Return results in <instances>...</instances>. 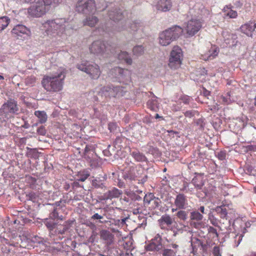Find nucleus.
<instances>
[{
	"instance_id": "obj_1",
	"label": "nucleus",
	"mask_w": 256,
	"mask_h": 256,
	"mask_svg": "<svg viewBox=\"0 0 256 256\" xmlns=\"http://www.w3.org/2000/svg\"><path fill=\"white\" fill-rule=\"evenodd\" d=\"M46 28V32L48 35H58L60 36L64 34L67 35L71 26L68 22L64 18H56L54 20H48L45 24Z\"/></svg>"
},
{
	"instance_id": "obj_2",
	"label": "nucleus",
	"mask_w": 256,
	"mask_h": 256,
	"mask_svg": "<svg viewBox=\"0 0 256 256\" xmlns=\"http://www.w3.org/2000/svg\"><path fill=\"white\" fill-rule=\"evenodd\" d=\"M65 78L66 74L64 72L44 76L42 81V84L44 88L48 92H58L62 88Z\"/></svg>"
},
{
	"instance_id": "obj_3",
	"label": "nucleus",
	"mask_w": 256,
	"mask_h": 256,
	"mask_svg": "<svg viewBox=\"0 0 256 256\" xmlns=\"http://www.w3.org/2000/svg\"><path fill=\"white\" fill-rule=\"evenodd\" d=\"M183 32L180 26H176L162 32L159 35V43L161 46H166L178 38Z\"/></svg>"
},
{
	"instance_id": "obj_4",
	"label": "nucleus",
	"mask_w": 256,
	"mask_h": 256,
	"mask_svg": "<svg viewBox=\"0 0 256 256\" xmlns=\"http://www.w3.org/2000/svg\"><path fill=\"white\" fill-rule=\"evenodd\" d=\"M76 68L86 73L92 79H98L100 74L99 66L94 62L82 61L76 64Z\"/></svg>"
},
{
	"instance_id": "obj_5",
	"label": "nucleus",
	"mask_w": 256,
	"mask_h": 256,
	"mask_svg": "<svg viewBox=\"0 0 256 256\" xmlns=\"http://www.w3.org/2000/svg\"><path fill=\"white\" fill-rule=\"evenodd\" d=\"M126 90H124V88L122 86H107L102 87L100 90L98 92V94L100 96L101 100H103V98H106L111 97H116V96H123L124 92H126Z\"/></svg>"
},
{
	"instance_id": "obj_6",
	"label": "nucleus",
	"mask_w": 256,
	"mask_h": 256,
	"mask_svg": "<svg viewBox=\"0 0 256 256\" xmlns=\"http://www.w3.org/2000/svg\"><path fill=\"white\" fill-rule=\"evenodd\" d=\"M183 54L182 49L178 46H174L170 52L168 66L176 69L182 64Z\"/></svg>"
},
{
	"instance_id": "obj_7",
	"label": "nucleus",
	"mask_w": 256,
	"mask_h": 256,
	"mask_svg": "<svg viewBox=\"0 0 256 256\" xmlns=\"http://www.w3.org/2000/svg\"><path fill=\"white\" fill-rule=\"evenodd\" d=\"M76 9L79 13L85 14H92L96 10L94 0H78Z\"/></svg>"
},
{
	"instance_id": "obj_8",
	"label": "nucleus",
	"mask_w": 256,
	"mask_h": 256,
	"mask_svg": "<svg viewBox=\"0 0 256 256\" xmlns=\"http://www.w3.org/2000/svg\"><path fill=\"white\" fill-rule=\"evenodd\" d=\"M18 110L17 102L14 99L10 98L5 102L0 108V116L6 118L8 114H16Z\"/></svg>"
},
{
	"instance_id": "obj_9",
	"label": "nucleus",
	"mask_w": 256,
	"mask_h": 256,
	"mask_svg": "<svg viewBox=\"0 0 256 256\" xmlns=\"http://www.w3.org/2000/svg\"><path fill=\"white\" fill-rule=\"evenodd\" d=\"M202 25L200 20L192 18L186 23L184 30L188 36H192L201 29Z\"/></svg>"
},
{
	"instance_id": "obj_10",
	"label": "nucleus",
	"mask_w": 256,
	"mask_h": 256,
	"mask_svg": "<svg viewBox=\"0 0 256 256\" xmlns=\"http://www.w3.org/2000/svg\"><path fill=\"white\" fill-rule=\"evenodd\" d=\"M44 2L38 1L28 8L29 14L33 16L38 18L46 14L48 10V6Z\"/></svg>"
},
{
	"instance_id": "obj_11",
	"label": "nucleus",
	"mask_w": 256,
	"mask_h": 256,
	"mask_svg": "<svg viewBox=\"0 0 256 256\" xmlns=\"http://www.w3.org/2000/svg\"><path fill=\"white\" fill-rule=\"evenodd\" d=\"M141 212L142 208L140 206H137L136 208H134L132 211L130 212L129 220L136 223L138 226H140L145 219L143 215L140 214Z\"/></svg>"
},
{
	"instance_id": "obj_12",
	"label": "nucleus",
	"mask_w": 256,
	"mask_h": 256,
	"mask_svg": "<svg viewBox=\"0 0 256 256\" xmlns=\"http://www.w3.org/2000/svg\"><path fill=\"white\" fill-rule=\"evenodd\" d=\"M91 53L96 55H102L106 52V47L105 44L100 40L93 42L90 47Z\"/></svg>"
},
{
	"instance_id": "obj_13",
	"label": "nucleus",
	"mask_w": 256,
	"mask_h": 256,
	"mask_svg": "<svg viewBox=\"0 0 256 256\" xmlns=\"http://www.w3.org/2000/svg\"><path fill=\"white\" fill-rule=\"evenodd\" d=\"M174 204L178 210L186 209L188 204L186 196L183 194H179L176 195L174 199Z\"/></svg>"
},
{
	"instance_id": "obj_14",
	"label": "nucleus",
	"mask_w": 256,
	"mask_h": 256,
	"mask_svg": "<svg viewBox=\"0 0 256 256\" xmlns=\"http://www.w3.org/2000/svg\"><path fill=\"white\" fill-rule=\"evenodd\" d=\"M154 6L158 10L166 12L171 10L172 2L171 0H156Z\"/></svg>"
},
{
	"instance_id": "obj_15",
	"label": "nucleus",
	"mask_w": 256,
	"mask_h": 256,
	"mask_svg": "<svg viewBox=\"0 0 256 256\" xmlns=\"http://www.w3.org/2000/svg\"><path fill=\"white\" fill-rule=\"evenodd\" d=\"M256 28V23L252 21H250L242 25L240 28L241 32L248 36H252Z\"/></svg>"
},
{
	"instance_id": "obj_16",
	"label": "nucleus",
	"mask_w": 256,
	"mask_h": 256,
	"mask_svg": "<svg viewBox=\"0 0 256 256\" xmlns=\"http://www.w3.org/2000/svg\"><path fill=\"white\" fill-rule=\"evenodd\" d=\"M108 16L110 20L114 22L119 21L122 20L124 17L122 10L118 8H114L109 10Z\"/></svg>"
},
{
	"instance_id": "obj_17",
	"label": "nucleus",
	"mask_w": 256,
	"mask_h": 256,
	"mask_svg": "<svg viewBox=\"0 0 256 256\" xmlns=\"http://www.w3.org/2000/svg\"><path fill=\"white\" fill-rule=\"evenodd\" d=\"M143 172V169L140 165L131 166L129 170V178L134 180H140L138 179Z\"/></svg>"
},
{
	"instance_id": "obj_18",
	"label": "nucleus",
	"mask_w": 256,
	"mask_h": 256,
	"mask_svg": "<svg viewBox=\"0 0 256 256\" xmlns=\"http://www.w3.org/2000/svg\"><path fill=\"white\" fill-rule=\"evenodd\" d=\"M160 226L162 229H168L172 223V220L170 216L168 215L162 216L158 220Z\"/></svg>"
},
{
	"instance_id": "obj_19",
	"label": "nucleus",
	"mask_w": 256,
	"mask_h": 256,
	"mask_svg": "<svg viewBox=\"0 0 256 256\" xmlns=\"http://www.w3.org/2000/svg\"><path fill=\"white\" fill-rule=\"evenodd\" d=\"M218 50L212 48L207 52L202 54L200 58L204 60H213L218 54Z\"/></svg>"
},
{
	"instance_id": "obj_20",
	"label": "nucleus",
	"mask_w": 256,
	"mask_h": 256,
	"mask_svg": "<svg viewBox=\"0 0 256 256\" xmlns=\"http://www.w3.org/2000/svg\"><path fill=\"white\" fill-rule=\"evenodd\" d=\"M12 32L16 36H21L24 34H28L30 30L24 25L18 24L12 29Z\"/></svg>"
},
{
	"instance_id": "obj_21",
	"label": "nucleus",
	"mask_w": 256,
	"mask_h": 256,
	"mask_svg": "<svg viewBox=\"0 0 256 256\" xmlns=\"http://www.w3.org/2000/svg\"><path fill=\"white\" fill-rule=\"evenodd\" d=\"M122 194L121 191L114 188L111 190H109L108 192L104 193L103 199L108 200L118 198Z\"/></svg>"
},
{
	"instance_id": "obj_22",
	"label": "nucleus",
	"mask_w": 256,
	"mask_h": 256,
	"mask_svg": "<svg viewBox=\"0 0 256 256\" xmlns=\"http://www.w3.org/2000/svg\"><path fill=\"white\" fill-rule=\"evenodd\" d=\"M223 12L224 18L228 17L230 18H234L238 16L236 11L233 10L230 5L224 6L223 9Z\"/></svg>"
},
{
	"instance_id": "obj_23",
	"label": "nucleus",
	"mask_w": 256,
	"mask_h": 256,
	"mask_svg": "<svg viewBox=\"0 0 256 256\" xmlns=\"http://www.w3.org/2000/svg\"><path fill=\"white\" fill-rule=\"evenodd\" d=\"M98 20L96 16L92 15L90 16H87L86 20H84V24L85 26L93 27L98 22Z\"/></svg>"
},
{
	"instance_id": "obj_24",
	"label": "nucleus",
	"mask_w": 256,
	"mask_h": 256,
	"mask_svg": "<svg viewBox=\"0 0 256 256\" xmlns=\"http://www.w3.org/2000/svg\"><path fill=\"white\" fill-rule=\"evenodd\" d=\"M147 106L150 110L157 112L159 109V104L156 98H152L147 102Z\"/></svg>"
},
{
	"instance_id": "obj_25",
	"label": "nucleus",
	"mask_w": 256,
	"mask_h": 256,
	"mask_svg": "<svg viewBox=\"0 0 256 256\" xmlns=\"http://www.w3.org/2000/svg\"><path fill=\"white\" fill-rule=\"evenodd\" d=\"M192 184L198 190L202 188L204 184L203 178L200 176H195L192 180Z\"/></svg>"
},
{
	"instance_id": "obj_26",
	"label": "nucleus",
	"mask_w": 256,
	"mask_h": 256,
	"mask_svg": "<svg viewBox=\"0 0 256 256\" xmlns=\"http://www.w3.org/2000/svg\"><path fill=\"white\" fill-rule=\"evenodd\" d=\"M100 237L103 240H106L108 243L110 244L112 242L114 236L108 230H102L100 232Z\"/></svg>"
},
{
	"instance_id": "obj_27",
	"label": "nucleus",
	"mask_w": 256,
	"mask_h": 256,
	"mask_svg": "<svg viewBox=\"0 0 256 256\" xmlns=\"http://www.w3.org/2000/svg\"><path fill=\"white\" fill-rule=\"evenodd\" d=\"M72 222H66L63 225L62 229L60 227H57L56 229L55 232L58 234H64L70 228Z\"/></svg>"
},
{
	"instance_id": "obj_28",
	"label": "nucleus",
	"mask_w": 256,
	"mask_h": 256,
	"mask_svg": "<svg viewBox=\"0 0 256 256\" xmlns=\"http://www.w3.org/2000/svg\"><path fill=\"white\" fill-rule=\"evenodd\" d=\"M98 92H95L94 91H90L87 94V99L90 101L96 102L102 100L100 96H99L98 94Z\"/></svg>"
},
{
	"instance_id": "obj_29",
	"label": "nucleus",
	"mask_w": 256,
	"mask_h": 256,
	"mask_svg": "<svg viewBox=\"0 0 256 256\" xmlns=\"http://www.w3.org/2000/svg\"><path fill=\"white\" fill-rule=\"evenodd\" d=\"M34 114L38 117V122L40 124H44L46 122L48 117L46 112L44 111H36L34 112Z\"/></svg>"
},
{
	"instance_id": "obj_30",
	"label": "nucleus",
	"mask_w": 256,
	"mask_h": 256,
	"mask_svg": "<svg viewBox=\"0 0 256 256\" xmlns=\"http://www.w3.org/2000/svg\"><path fill=\"white\" fill-rule=\"evenodd\" d=\"M10 22V20L8 16L0 17V33L8 26Z\"/></svg>"
},
{
	"instance_id": "obj_31",
	"label": "nucleus",
	"mask_w": 256,
	"mask_h": 256,
	"mask_svg": "<svg viewBox=\"0 0 256 256\" xmlns=\"http://www.w3.org/2000/svg\"><path fill=\"white\" fill-rule=\"evenodd\" d=\"M132 156L137 162H143L146 160V156L139 152H133L132 154Z\"/></svg>"
},
{
	"instance_id": "obj_32",
	"label": "nucleus",
	"mask_w": 256,
	"mask_h": 256,
	"mask_svg": "<svg viewBox=\"0 0 256 256\" xmlns=\"http://www.w3.org/2000/svg\"><path fill=\"white\" fill-rule=\"evenodd\" d=\"M160 244H156L154 242H152L146 246V250L148 251L158 250L160 248Z\"/></svg>"
},
{
	"instance_id": "obj_33",
	"label": "nucleus",
	"mask_w": 256,
	"mask_h": 256,
	"mask_svg": "<svg viewBox=\"0 0 256 256\" xmlns=\"http://www.w3.org/2000/svg\"><path fill=\"white\" fill-rule=\"evenodd\" d=\"M92 186L96 188H103L105 187L104 184L102 182V180L99 178H96L92 180Z\"/></svg>"
},
{
	"instance_id": "obj_34",
	"label": "nucleus",
	"mask_w": 256,
	"mask_h": 256,
	"mask_svg": "<svg viewBox=\"0 0 256 256\" xmlns=\"http://www.w3.org/2000/svg\"><path fill=\"white\" fill-rule=\"evenodd\" d=\"M144 48L142 46H138L134 48L133 53L134 55L139 56L144 53Z\"/></svg>"
},
{
	"instance_id": "obj_35",
	"label": "nucleus",
	"mask_w": 256,
	"mask_h": 256,
	"mask_svg": "<svg viewBox=\"0 0 256 256\" xmlns=\"http://www.w3.org/2000/svg\"><path fill=\"white\" fill-rule=\"evenodd\" d=\"M118 59L122 62H124L126 64H128V54L127 52L121 51L118 54Z\"/></svg>"
},
{
	"instance_id": "obj_36",
	"label": "nucleus",
	"mask_w": 256,
	"mask_h": 256,
	"mask_svg": "<svg viewBox=\"0 0 256 256\" xmlns=\"http://www.w3.org/2000/svg\"><path fill=\"white\" fill-rule=\"evenodd\" d=\"M126 70H124L120 67H116L112 70V72L114 73L116 76L120 78V77L122 76L124 71Z\"/></svg>"
},
{
	"instance_id": "obj_37",
	"label": "nucleus",
	"mask_w": 256,
	"mask_h": 256,
	"mask_svg": "<svg viewBox=\"0 0 256 256\" xmlns=\"http://www.w3.org/2000/svg\"><path fill=\"white\" fill-rule=\"evenodd\" d=\"M90 176V174L87 172H80L78 175L76 180L80 182H84L87 178Z\"/></svg>"
},
{
	"instance_id": "obj_38",
	"label": "nucleus",
	"mask_w": 256,
	"mask_h": 256,
	"mask_svg": "<svg viewBox=\"0 0 256 256\" xmlns=\"http://www.w3.org/2000/svg\"><path fill=\"white\" fill-rule=\"evenodd\" d=\"M202 218V215L198 212L195 211L190 213V218L192 220H200Z\"/></svg>"
},
{
	"instance_id": "obj_39",
	"label": "nucleus",
	"mask_w": 256,
	"mask_h": 256,
	"mask_svg": "<svg viewBox=\"0 0 256 256\" xmlns=\"http://www.w3.org/2000/svg\"><path fill=\"white\" fill-rule=\"evenodd\" d=\"M146 148L148 150V152L150 154L153 155L158 154H159L158 150L156 148L154 147L150 144H148L146 146Z\"/></svg>"
},
{
	"instance_id": "obj_40",
	"label": "nucleus",
	"mask_w": 256,
	"mask_h": 256,
	"mask_svg": "<svg viewBox=\"0 0 256 256\" xmlns=\"http://www.w3.org/2000/svg\"><path fill=\"white\" fill-rule=\"evenodd\" d=\"M176 216L180 220H185L188 217V212L184 210H180L177 212Z\"/></svg>"
},
{
	"instance_id": "obj_41",
	"label": "nucleus",
	"mask_w": 256,
	"mask_h": 256,
	"mask_svg": "<svg viewBox=\"0 0 256 256\" xmlns=\"http://www.w3.org/2000/svg\"><path fill=\"white\" fill-rule=\"evenodd\" d=\"M150 201L151 202L150 204H152V208H154L160 206V200L159 198L154 196L153 198H151V200Z\"/></svg>"
},
{
	"instance_id": "obj_42",
	"label": "nucleus",
	"mask_w": 256,
	"mask_h": 256,
	"mask_svg": "<svg viewBox=\"0 0 256 256\" xmlns=\"http://www.w3.org/2000/svg\"><path fill=\"white\" fill-rule=\"evenodd\" d=\"M208 232L210 234H212V238H218V234L216 230L213 228L212 226H210L208 228Z\"/></svg>"
},
{
	"instance_id": "obj_43",
	"label": "nucleus",
	"mask_w": 256,
	"mask_h": 256,
	"mask_svg": "<svg viewBox=\"0 0 256 256\" xmlns=\"http://www.w3.org/2000/svg\"><path fill=\"white\" fill-rule=\"evenodd\" d=\"M44 2V4H46L48 6L50 5L55 6L61 2L62 0H43Z\"/></svg>"
},
{
	"instance_id": "obj_44",
	"label": "nucleus",
	"mask_w": 256,
	"mask_h": 256,
	"mask_svg": "<svg viewBox=\"0 0 256 256\" xmlns=\"http://www.w3.org/2000/svg\"><path fill=\"white\" fill-rule=\"evenodd\" d=\"M175 252L173 250L170 249H164L163 250L162 256H174Z\"/></svg>"
},
{
	"instance_id": "obj_45",
	"label": "nucleus",
	"mask_w": 256,
	"mask_h": 256,
	"mask_svg": "<svg viewBox=\"0 0 256 256\" xmlns=\"http://www.w3.org/2000/svg\"><path fill=\"white\" fill-rule=\"evenodd\" d=\"M44 224H45L46 226V227L50 230H53L55 228V226L56 224V223L52 222H48V221H46L44 222Z\"/></svg>"
},
{
	"instance_id": "obj_46",
	"label": "nucleus",
	"mask_w": 256,
	"mask_h": 256,
	"mask_svg": "<svg viewBox=\"0 0 256 256\" xmlns=\"http://www.w3.org/2000/svg\"><path fill=\"white\" fill-rule=\"evenodd\" d=\"M103 218H104L103 216L100 215L96 213L91 216L90 219L92 220H99L100 222L103 223L104 222L101 220L103 219Z\"/></svg>"
},
{
	"instance_id": "obj_47",
	"label": "nucleus",
	"mask_w": 256,
	"mask_h": 256,
	"mask_svg": "<svg viewBox=\"0 0 256 256\" xmlns=\"http://www.w3.org/2000/svg\"><path fill=\"white\" fill-rule=\"evenodd\" d=\"M140 26V22H134L130 24V28L132 30L136 31Z\"/></svg>"
},
{
	"instance_id": "obj_48",
	"label": "nucleus",
	"mask_w": 256,
	"mask_h": 256,
	"mask_svg": "<svg viewBox=\"0 0 256 256\" xmlns=\"http://www.w3.org/2000/svg\"><path fill=\"white\" fill-rule=\"evenodd\" d=\"M49 217L52 220H56L58 217V214L56 210V208L54 209L53 211L50 213Z\"/></svg>"
},
{
	"instance_id": "obj_49",
	"label": "nucleus",
	"mask_w": 256,
	"mask_h": 256,
	"mask_svg": "<svg viewBox=\"0 0 256 256\" xmlns=\"http://www.w3.org/2000/svg\"><path fill=\"white\" fill-rule=\"evenodd\" d=\"M180 100L184 104H188L190 101V98L186 95L182 96Z\"/></svg>"
},
{
	"instance_id": "obj_50",
	"label": "nucleus",
	"mask_w": 256,
	"mask_h": 256,
	"mask_svg": "<svg viewBox=\"0 0 256 256\" xmlns=\"http://www.w3.org/2000/svg\"><path fill=\"white\" fill-rule=\"evenodd\" d=\"M90 153L84 154L83 157L88 162L92 163L91 165L93 164L92 162L94 161V158L93 157L94 154H92V157L90 156Z\"/></svg>"
},
{
	"instance_id": "obj_51",
	"label": "nucleus",
	"mask_w": 256,
	"mask_h": 256,
	"mask_svg": "<svg viewBox=\"0 0 256 256\" xmlns=\"http://www.w3.org/2000/svg\"><path fill=\"white\" fill-rule=\"evenodd\" d=\"M108 129L111 132H114L117 129V126L116 123L111 122L108 124Z\"/></svg>"
},
{
	"instance_id": "obj_52",
	"label": "nucleus",
	"mask_w": 256,
	"mask_h": 256,
	"mask_svg": "<svg viewBox=\"0 0 256 256\" xmlns=\"http://www.w3.org/2000/svg\"><path fill=\"white\" fill-rule=\"evenodd\" d=\"M154 196L152 194H150L148 195H146V196L144 198V202L146 204H150L151 203V202L150 200H151V198H153Z\"/></svg>"
},
{
	"instance_id": "obj_53",
	"label": "nucleus",
	"mask_w": 256,
	"mask_h": 256,
	"mask_svg": "<svg viewBox=\"0 0 256 256\" xmlns=\"http://www.w3.org/2000/svg\"><path fill=\"white\" fill-rule=\"evenodd\" d=\"M212 254L214 256H221L220 248L218 246H215L213 248Z\"/></svg>"
},
{
	"instance_id": "obj_54",
	"label": "nucleus",
	"mask_w": 256,
	"mask_h": 256,
	"mask_svg": "<svg viewBox=\"0 0 256 256\" xmlns=\"http://www.w3.org/2000/svg\"><path fill=\"white\" fill-rule=\"evenodd\" d=\"M38 133L42 136H44L46 134V130L44 126H42L37 130Z\"/></svg>"
},
{
	"instance_id": "obj_55",
	"label": "nucleus",
	"mask_w": 256,
	"mask_h": 256,
	"mask_svg": "<svg viewBox=\"0 0 256 256\" xmlns=\"http://www.w3.org/2000/svg\"><path fill=\"white\" fill-rule=\"evenodd\" d=\"M219 212L220 213V218H226L228 214L227 210L226 208H220Z\"/></svg>"
},
{
	"instance_id": "obj_56",
	"label": "nucleus",
	"mask_w": 256,
	"mask_h": 256,
	"mask_svg": "<svg viewBox=\"0 0 256 256\" xmlns=\"http://www.w3.org/2000/svg\"><path fill=\"white\" fill-rule=\"evenodd\" d=\"M190 225L196 228H200L202 226V224L200 222H192Z\"/></svg>"
},
{
	"instance_id": "obj_57",
	"label": "nucleus",
	"mask_w": 256,
	"mask_h": 256,
	"mask_svg": "<svg viewBox=\"0 0 256 256\" xmlns=\"http://www.w3.org/2000/svg\"><path fill=\"white\" fill-rule=\"evenodd\" d=\"M91 148H92L91 146L86 145L84 148V154L90 153V152L92 150Z\"/></svg>"
},
{
	"instance_id": "obj_58",
	"label": "nucleus",
	"mask_w": 256,
	"mask_h": 256,
	"mask_svg": "<svg viewBox=\"0 0 256 256\" xmlns=\"http://www.w3.org/2000/svg\"><path fill=\"white\" fill-rule=\"evenodd\" d=\"M184 114L185 116L188 117V118H192V116H194L192 112V111H190V110H188V111L184 113Z\"/></svg>"
},
{
	"instance_id": "obj_59",
	"label": "nucleus",
	"mask_w": 256,
	"mask_h": 256,
	"mask_svg": "<svg viewBox=\"0 0 256 256\" xmlns=\"http://www.w3.org/2000/svg\"><path fill=\"white\" fill-rule=\"evenodd\" d=\"M210 223L214 226H218V222L216 219L212 218L210 220Z\"/></svg>"
},
{
	"instance_id": "obj_60",
	"label": "nucleus",
	"mask_w": 256,
	"mask_h": 256,
	"mask_svg": "<svg viewBox=\"0 0 256 256\" xmlns=\"http://www.w3.org/2000/svg\"><path fill=\"white\" fill-rule=\"evenodd\" d=\"M243 236L242 234L237 235L236 237V238H238V242L237 246H238L240 244V241L242 240V238Z\"/></svg>"
},
{
	"instance_id": "obj_61",
	"label": "nucleus",
	"mask_w": 256,
	"mask_h": 256,
	"mask_svg": "<svg viewBox=\"0 0 256 256\" xmlns=\"http://www.w3.org/2000/svg\"><path fill=\"white\" fill-rule=\"evenodd\" d=\"M130 238H129L128 242H129V244L130 243V244L129 245V250H132V249H133L134 248V246H132L133 240L132 239L130 240Z\"/></svg>"
},
{
	"instance_id": "obj_62",
	"label": "nucleus",
	"mask_w": 256,
	"mask_h": 256,
	"mask_svg": "<svg viewBox=\"0 0 256 256\" xmlns=\"http://www.w3.org/2000/svg\"><path fill=\"white\" fill-rule=\"evenodd\" d=\"M118 186L120 188L124 187V182H123L121 180H118Z\"/></svg>"
},
{
	"instance_id": "obj_63",
	"label": "nucleus",
	"mask_w": 256,
	"mask_h": 256,
	"mask_svg": "<svg viewBox=\"0 0 256 256\" xmlns=\"http://www.w3.org/2000/svg\"><path fill=\"white\" fill-rule=\"evenodd\" d=\"M128 219V217H126V218H124L122 220V222H120V224L122 226L126 224V221Z\"/></svg>"
},
{
	"instance_id": "obj_64",
	"label": "nucleus",
	"mask_w": 256,
	"mask_h": 256,
	"mask_svg": "<svg viewBox=\"0 0 256 256\" xmlns=\"http://www.w3.org/2000/svg\"><path fill=\"white\" fill-rule=\"evenodd\" d=\"M224 154L221 152L220 153L218 154V156H219V158H220V159H223L225 157V156L223 154Z\"/></svg>"
}]
</instances>
